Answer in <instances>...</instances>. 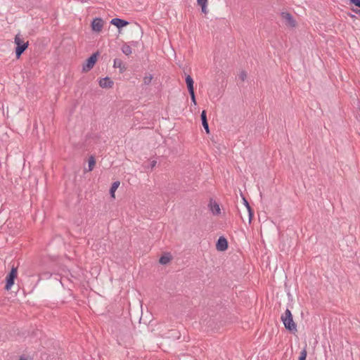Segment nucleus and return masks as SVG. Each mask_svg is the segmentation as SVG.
I'll return each mask as SVG.
<instances>
[{
  "instance_id": "f257e3e1",
  "label": "nucleus",
  "mask_w": 360,
  "mask_h": 360,
  "mask_svg": "<svg viewBox=\"0 0 360 360\" xmlns=\"http://www.w3.org/2000/svg\"><path fill=\"white\" fill-rule=\"evenodd\" d=\"M281 321L287 330L292 332L297 331V325L294 322L292 313L288 309H286L281 316Z\"/></svg>"
},
{
  "instance_id": "f03ea898",
  "label": "nucleus",
  "mask_w": 360,
  "mask_h": 360,
  "mask_svg": "<svg viewBox=\"0 0 360 360\" xmlns=\"http://www.w3.org/2000/svg\"><path fill=\"white\" fill-rule=\"evenodd\" d=\"M14 42L16 44L15 56L17 58H19L28 47L29 42H25L19 34L15 35Z\"/></svg>"
},
{
  "instance_id": "7ed1b4c3",
  "label": "nucleus",
  "mask_w": 360,
  "mask_h": 360,
  "mask_svg": "<svg viewBox=\"0 0 360 360\" xmlns=\"http://www.w3.org/2000/svg\"><path fill=\"white\" fill-rule=\"evenodd\" d=\"M18 270L17 268L14 266H12L10 273L6 276V283L5 285V289L8 290L11 289L12 285L14 284L15 278L17 277Z\"/></svg>"
},
{
  "instance_id": "20e7f679",
  "label": "nucleus",
  "mask_w": 360,
  "mask_h": 360,
  "mask_svg": "<svg viewBox=\"0 0 360 360\" xmlns=\"http://www.w3.org/2000/svg\"><path fill=\"white\" fill-rule=\"evenodd\" d=\"M104 22L101 18H96L91 22L92 30L96 32H100L103 27Z\"/></svg>"
},
{
  "instance_id": "39448f33",
  "label": "nucleus",
  "mask_w": 360,
  "mask_h": 360,
  "mask_svg": "<svg viewBox=\"0 0 360 360\" xmlns=\"http://www.w3.org/2000/svg\"><path fill=\"white\" fill-rule=\"evenodd\" d=\"M281 17L285 20V25L291 27H294L296 25L295 20L292 15L288 12L281 13Z\"/></svg>"
},
{
  "instance_id": "423d86ee",
  "label": "nucleus",
  "mask_w": 360,
  "mask_h": 360,
  "mask_svg": "<svg viewBox=\"0 0 360 360\" xmlns=\"http://www.w3.org/2000/svg\"><path fill=\"white\" fill-rule=\"evenodd\" d=\"M97 60V53L92 54L86 60V65L83 66L84 71H89L95 65Z\"/></svg>"
},
{
  "instance_id": "0eeeda50",
  "label": "nucleus",
  "mask_w": 360,
  "mask_h": 360,
  "mask_svg": "<svg viewBox=\"0 0 360 360\" xmlns=\"http://www.w3.org/2000/svg\"><path fill=\"white\" fill-rule=\"evenodd\" d=\"M217 250L219 251H224L228 248V242L227 240L223 237L221 236L218 239L217 244H216Z\"/></svg>"
},
{
  "instance_id": "6e6552de",
  "label": "nucleus",
  "mask_w": 360,
  "mask_h": 360,
  "mask_svg": "<svg viewBox=\"0 0 360 360\" xmlns=\"http://www.w3.org/2000/svg\"><path fill=\"white\" fill-rule=\"evenodd\" d=\"M110 23L120 29L127 26L129 24V22L118 18H115L111 20Z\"/></svg>"
},
{
  "instance_id": "1a4fd4ad",
  "label": "nucleus",
  "mask_w": 360,
  "mask_h": 360,
  "mask_svg": "<svg viewBox=\"0 0 360 360\" xmlns=\"http://www.w3.org/2000/svg\"><path fill=\"white\" fill-rule=\"evenodd\" d=\"M99 85L102 88H111L113 85V82L109 77H106L99 81Z\"/></svg>"
},
{
  "instance_id": "9d476101",
  "label": "nucleus",
  "mask_w": 360,
  "mask_h": 360,
  "mask_svg": "<svg viewBox=\"0 0 360 360\" xmlns=\"http://www.w3.org/2000/svg\"><path fill=\"white\" fill-rule=\"evenodd\" d=\"M210 209L213 214L217 215L220 214V207L217 202L215 201H210L209 204Z\"/></svg>"
},
{
  "instance_id": "9b49d317",
  "label": "nucleus",
  "mask_w": 360,
  "mask_h": 360,
  "mask_svg": "<svg viewBox=\"0 0 360 360\" xmlns=\"http://www.w3.org/2000/svg\"><path fill=\"white\" fill-rule=\"evenodd\" d=\"M201 120H202V124L206 131L207 134H210V129L209 125L207 120V115H206V111L202 110L201 113Z\"/></svg>"
},
{
  "instance_id": "f8f14e48",
  "label": "nucleus",
  "mask_w": 360,
  "mask_h": 360,
  "mask_svg": "<svg viewBox=\"0 0 360 360\" xmlns=\"http://www.w3.org/2000/svg\"><path fill=\"white\" fill-rule=\"evenodd\" d=\"M113 66H114V68H119L120 72H124L127 69L125 65L124 64L122 60L120 58H115L114 60Z\"/></svg>"
},
{
  "instance_id": "ddd939ff",
  "label": "nucleus",
  "mask_w": 360,
  "mask_h": 360,
  "mask_svg": "<svg viewBox=\"0 0 360 360\" xmlns=\"http://www.w3.org/2000/svg\"><path fill=\"white\" fill-rule=\"evenodd\" d=\"M186 85H187V88H188V92H193L194 91V88H193V78L191 77V75H187L186 77Z\"/></svg>"
},
{
  "instance_id": "4468645a",
  "label": "nucleus",
  "mask_w": 360,
  "mask_h": 360,
  "mask_svg": "<svg viewBox=\"0 0 360 360\" xmlns=\"http://www.w3.org/2000/svg\"><path fill=\"white\" fill-rule=\"evenodd\" d=\"M243 203H244L245 206L246 207V209L248 212L249 221L250 222L252 220V218L253 217V211H252L249 202L245 198H243Z\"/></svg>"
},
{
  "instance_id": "2eb2a0df",
  "label": "nucleus",
  "mask_w": 360,
  "mask_h": 360,
  "mask_svg": "<svg viewBox=\"0 0 360 360\" xmlns=\"http://www.w3.org/2000/svg\"><path fill=\"white\" fill-rule=\"evenodd\" d=\"M122 51L126 56H129L132 53L131 47L130 45L127 44H124V45H122Z\"/></svg>"
},
{
  "instance_id": "dca6fc26",
  "label": "nucleus",
  "mask_w": 360,
  "mask_h": 360,
  "mask_svg": "<svg viewBox=\"0 0 360 360\" xmlns=\"http://www.w3.org/2000/svg\"><path fill=\"white\" fill-rule=\"evenodd\" d=\"M120 186V181H117L112 183L111 188L110 189V193L112 198H115V192L117 189Z\"/></svg>"
},
{
  "instance_id": "f3484780",
  "label": "nucleus",
  "mask_w": 360,
  "mask_h": 360,
  "mask_svg": "<svg viewBox=\"0 0 360 360\" xmlns=\"http://www.w3.org/2000/svg\"><path fill=\"white\" fill-rule=\"evenodd\" d=\"M171 259V257L169 255H163L160 258V263L161 264H167Z\"/></svg>"
},
{
  "instance_id": "a211bd4d",
  "label": "nucleus",
  "mask_w": 360,
  "mask_h": 360,
  "mask_svg": "<svg viewBox=\"0 0 360 360\" xmlns=\"http://www.w3.org/2000/svg\"><path fill=\"white\" fill-rule=\"evenodd\" d=\"M96 164L94 158L91 156L89 159V171H91Z\"/></svg>"
},
{
  "instance_id": "6ab92c4d",
  "label": "nucleus",
  "mask_w": 360,
  "mask_h": 360,
  "mask_svg": "<svg viewBox=\"0 0 360 360\" xmlns=\"http://www.w3.org/2000/svg\"><path fill=\"white\" fill-rule=\"evenodd\" d=\"M153 79V76L151 75H146L143 77V84L146 85H148L150 84Z\"/></svg>"
},
{
  "instance_id": "aec40b11",
  "label": "nucleus",
  "mask_w": 360,
  "mask_h": 360,
  "mask_svg": "<svg viewBox=\"0 0 360 360\" xmlns=\"http://www.w3.org/2000/svg\"><path fill=\"white\" fill-rule=\"evenodd\" d=\"M307 356V352L306 347H304L301 352L299 357V360H306Z\"/></svg>"
},
{
  "instance_id": "412c9836",
  "label": "nucleus",
  "mask_w": 360,
  "mask_h": 360,
  "mask_svg": "<svg viewBox=\"0 0 360 360\" xmlns=\"http://www.w3.org/2000/svg\"><path fill=\"white\" fill-rule=\"evenodd\" d=\"M198 4L201 6L202 12L206 14L207 13V3L202 2V3H199Z\"/></svg>"
},
{
  "instance_id": "4be33fe9",
  "label": "nucleus",
  "mask_w": 360,
  "mask_h": 360,
  "mask_svg": "<svg viewBox=\"0 0 360 360\" xmlns=\"http://www.w3.org/2000/svg\"><path fill=\"white\" fill-rule=\"evenodd\" d=\"M239 78L241 81H245L247 78V73L245 71H242L240 72V73L239 74Z\"/></svg>"
},
{
  "instance_id": "5701e85b",
  "label": "nucleus",
  "mask_w": 360,
  "mask_h": 360,
  "mask_svg": "<svg viewBox=\"0 0 360 360\" xmlns=\"http://www.w3.org/2000/svg\"><path fill=\"white\" fill-rule=\"evenodd\" d=\"M190 95H191V101L192 103H193V105H196V99H195V93L194 91L193 92H189Z\"/></svg>"
},
{
  "instance_id": "b1692460",
  "label": "nucleus",
  "mask_w": 360,
  "mask_h": 360,
  "mask_svg": "<svg viewBox=\"0 0 360 360\" xmlns=\"http://www.w3.org/2000/svg\"><path fill=\"white\" fill-rule=\"evenodd\" d=\"M350 2L356 6L360 8V0H350Z\"/></svg>"
},
{
  "instance_id": "393cba45",
  "label": "nucleus",
  "mask_w": 360,
  "mask_h": 360,
  "mask_svg": "<svg viewBox=\"0 0 360 360\" xmlns=\"http://www.w3.org/2000/svg\"><path fill=\"white\" fill-rule=\"evenodd\" d=\"M156 164H157V161L153 160L150 162V167L153 169L156 166Z\"/></svg>"
},
{
  "instance_id": "a878e982",
  "label": "nucleus",
  "mask_w": 360,
  "mask_h": 360,
  "mask_svg": "<svg viewBox=\"0 0 360 360\" xmlns=\"http://www.w3.org/2000/svg\"><path fill=\"white\" fill-rule=\"evenodd\" d=\"M129 44H130V46L136 47V46H138L139 42L138 41H131L129 42Z\"/></svg>"
},
{
  "instance_id": "bb28decb",
  "label": "nucleus",
  "mask_w": 360,
  "mask_h": 360,
  "mask_svg": "<svg viewBox=\"0 0 360 360\" xmlns=\"http://www.w3.org/2000/svg\"><path fill=\"white\" fill-rule=\"evenodd\" d=\"M198 4L199 3H207V0H197Z\"/></svg>"
},
{
  "instance_id": "cd10ccee",
  "label": "nucleus",
  "mask_w": 360,
  "mask_h": 360,
  "mask_svg": "<svg viewBox=\"0 0 360 360\" xmlns=\"http://www.w3.org/2000/svg\"><path fill=\"white\" fill-rule=\"evenodd\" d=\"M354 11L360 17V10L359 9L354 10Z\"/></svg>"
},
{
  "instance_id": "c85d7f7f",
  "label": "nucleus",
  "mask_w": 360,
  "mask_h": 360,
  "mask_svg": "<svg viewBox=\"0 0 360 360\" xmlns=\"http://www.w3.org/2000/svg\"><path fill=\"white\" fill-rule=\"evenodd\" d=\"M19 360H27L25 358L21 357Z\"/></svg>"
}]
</instances>
